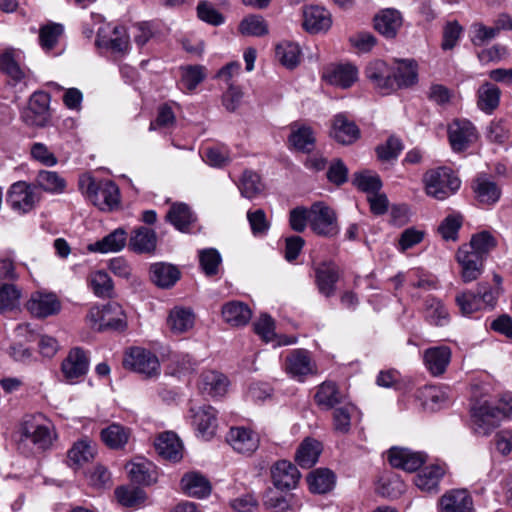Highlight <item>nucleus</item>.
<instances>
[{
  "label": "nucleus",
  "instance_id": "obj_1",
  "mask_svg": "<svg viewBox=\"0 0 512 512\" xmlns=\"http://www.w3.org/2000/svg\"><path fill=\"white\" fill-rule=\"evenodd\" d=\"M512 416V395L505 393L492 404L476 403L471 408V428L475 434L488 435L499 423Z\"/></svg>",
  "mask_w": 512,
  "mask_h": 512
},
{
  "label": "nucleus",
  "instance_id": "obj_2",
  "mask_svg": "<svg viewBox=\"0 0 512 512\" xmlns=\"http://www.w3.org/2000/svg\"><path fill=\"white\" fill-rule=\"evenodd\" d=\"M79 186L87 198L102 211H112L120 204V191L112 180L87 176L80 179Z\"/></svg>",
  "mask_w": 512,
  "mask_h": 512
},
{
  "label": "nucleus",
  "instance_id": "obj_3",
  "mask_svg": "<svg viewBox=\"0 0 512 512\" xmlns=\"http://www.w3.org/2000/svg\"><path fill=\"white\" fill-rule=\"evenodd\" d=\"M423 182L426 194L437 200L450 197L461 185L460 179L447 167H438L427 171L424 174Z\"/></svg>",
  "mask_w": 512,
  "mask_h": 512
},
{
  "label": "nucleus",
  "instance_id": "obj_4",
  "mask_svg": "<svg viewBox=\"0 0 512 512\" xmlns=\"http://www.w3.org/2000/svg\"><path fill=\"white\" fill-rule=\"evenodd\" d=\"M352 185L367 195L371 213L374 215L384 214V195L379 193L383 183L378 174L370 170L355 172Z\"/></svg>",
  "mask_w": 512,
  "mask_h": 512
},
{
  "label": "nucleus",
  "instance_id": "obj_5",
  "mask_svg": "<svg viewBox=\"0 0 512 512\" xmlns=\"http://www.w3.org/2000/svg\"><path fill=\"white\" fill-rule=\"evenodd\" d=\"M41 200V193L32 183L18 181L11 185L7 193V203L19 214L32 211Z\"/></svg>",
  "mask_w": 512,
  "mask_h": 512
},
{
  "label": "nucleus",
  "instance_id": "obj_6",
  "mask_svg": "<svg viewBox=\"0 0 512 512\" xmlns=\"http://www.w3.org/2000/svg\"><path fill=\"white\" fill-rule=\"evenodd\" d=\"M124 367L145 378H156L160 375L158 357L149 350L140 347L131 348L125 355Z\"/></svg>",
  "mask_w": 512,
  "mask_h": 512
},
{
  "label": "nucleus",
  "instance_id": "obj_7",
  "mask_svg": "<svg viewBox=\"0 0 512 512\" xmlns=\"http://www.w3.org/2000/svg\"><path fill=\"white\" fill-rule=\"evenodd\" d=\"M308 218L310 228L320 236L333 237L339 233L335 211L323 202L311 206Z\"/></svg>",
  "mask_w": 512,
  "mask_h": 512
},
{
  "label": "nucleus",
  "instance_id": "obj_8",
  "mask_svg": "<svg viewBox=\"0 0 512 512\" xmlns=\"http://www.w3.org/2000/svg\"><path fill=\"white\" fill-rule=\"evenodd\" d=\"M284 370L292 379L303 382L317 373V365L308 350L294 349L285 358Z\"/></svg>",
  "mask_w": 512,
  "mask_h": 512
},
{
  "label": "nucleus",
  "instance_id": "obj_9",
  "mask_svg": "<svg viewBox=\"0 0 512 512\" xmlns=\"http://www.w3.org/2000/svg\"><path fill=\"white\" fill-rule=\"evenodd\" d=\"M314 283L322 296L330 298L336 293V284L341 271L338 265L331 261H323L313 266Z\"/></svg>",
  "mask_w": 512,
  "mask_h": 512
},
{
  "label": "nucleus",
  "instance_id": "obj_10",
  "mask_svg": "<svg viewBox=\"0 0 512 512\" xmlns=\"http://www.w3.org/2000/svg\"><path fill=\"white\" fill-rule=\"evenodd\" d=\"M448 138L454 152L470 147L478 138L475 126L468 120H454L448 126Z\"/></svg>",
  "mask_w": 512,
  "mask_h": 512
},
{
  "label": "nucleus",
  "instance_id": "obj_11",
  "mask_svg": "<svg viewBox=\"0 0 512 512\" xmlns=\"http://www.w3.org/2000/svg\"><path fill=\"white\" fill-rule=\"evenodd\" d=\"M89 368V359L85 350L80 347L71 349L61 364V371L69 383L83 377Z\"/></svg>",
  "mask_w": 512,
  "mask_h": 512
},
{
  "label": "nucleus",
  "instance_id": "obj_12",
  "mask_svg": "<svg viewBox=\"0 0 512 512\" xmlns=\"http://www.w3.org/2000/svg\"><path fill=\"white\" fill-rule=\"evenodd\" d=\"M26 308L33 316L46 318L57 314L61 309V303L54 293L36 291L31 294Z\"/></svg>",
  "mask_w": 512,
  "mask_h": 512
},
{
  "label": "nucleus",
  "instance_id": "obj_13",
  "mask_svg": "<svg viewBox=\"0 0 512 512\" xmlns=\"http://www.w3.org/2000/svg\"><path fill=\"white\" fill-rule=\"evenodd\" d=\"M332 26V15L324 7L310 5L303 10V28L311 33H326Z\"/></svg>",
  "mask_w": 512,
  "mask_h": 512
},
{
  "label": "nucleus",
  "instance_id": "obj_14",
  "mask_svg": "<svg viewBox=\"0 0 512 512\" xmlns=\"http://www.w3.org/2000/svg\"><path fill=\"white\" fill-rule=\"evenodd\" d=\"M388 459L392 467L413 472L426 462V454L408 448L392 447L389 449Z\"/></svg>",
  "mask_w": 512,
  "mask_h": 512
},
{
  "label": "nucleus",
  "instance_id": "obj_15",
  "mask_svg": "<svg viewBox=\"0 0 512 512\" xmlns=\"http://www.w3.org/2000/svg\"><path fill=\"white\" fill-rule=\"evenodd\" d=\"M451 357L452 351L446 345L427 348L422 356L425 368L436 377L445 373L451 362Z\"/></svg>",
  "mask_w": 512,
  "mask_h": 512
},
{
  "label": "nucleus",
  "instance_id": "obj_16",
  "mask_svg": "<svg viewBox=\"0 0 512 512\" xmlns=\"http://www.w3.org/2000/svg\"><path fill=\"white\" fill-rule=\"evenodd\" d=\"M271 478L278 490L288 491L297 486L300 473L291 462L280 460L271 467Z\"/></svg>",
  "mask_w": 512,
  "mask_h": 512
},
{
  "label": "nucleus",
  "instance_id": "obj_17",
  "mask_svg": "<svg viewBox=\"0 0 512 512\" xmlns=\"http://www.w3.org/2000/svg\"><path fill=\"white\" fill-rule=\"evenodd\" d=\"M21 441H30L38 449L45 450L52 444V432L48 425L40 424L35 418L25 420L20 429Z\"/></svg>",
  "mask_w": 512,
  "mask_h": 512
},
{
  "label": "nucleus",
  "instance_id": "obj_18",
  "mask_svg": "<svg viewBox=\"0 0 512 512\" xmlns=\"http://www.w3.org/2000/svg\"><path fill=\"white\" fill-rule=\"evenodd\" d=\"M50 96L46 92H34L30 97L29 106L25 114L29 125L44 127L49 120Z\"/></svg>",
  "mask_w": 512,
  "mask_h": 512
},
{
  "label": "nucleus",
  "instance_id": "obj_19",
  "mask_svg": "<svg viewBox=\"0 0 512 512\" xmlns=\"http://www.w3.org/2000/svg\"><path fill=\"white\" fill-rule=\"evenodd\" d=\"M227 442L241 454L251 455L259 447L257 433L245 427H233L227 434Z\"/></svg>",
  "mask_w": 512,
  "mask_h": 512
},
{
  "label": "nucleus",
  "instance_id": "obj_20",
  "mask_svg": "<svg viewBox=\"0 0 512 512\" xmlns=\"http://www.w3.org/2000/svg\"><path fill=\"white\" fill-rule=\"evenodd\" d=\"M165 219L176 230L182 233H189L197 217L186 203L175 202L170 206Z\"/></svg>",
  "mask_w": 512,
  "mask_h": 512
},
{
  "label": "nucleus",
  "instance_id": "obj_21",
  "mask_svg": "<svg viewBox=\"0 0 512 512\" xmlns=\"http://www.w3.org/2000/svg\"><path fill=\"white\" fill-rule=\"evenodd\" d=\"M442 512H470L473 500L466 489H452L441 496L439 500Z\"/></svg>",
  "mask_w": 512,
  "mask_h": 512
},
{
  "label": "nucleus",
  "instance_id": "obj_22",
  "mask_svg": "<svg viewBox=\"0 0 512 512\" xmlns=\"http://www.w3.org/2000/svg\"><path fill=\"white\" fill-rule=\"evenodd\" d=\"M446 472L445 466L433 464L421 469L414 477V483L423 492L437 493L439 483Z\"/></svg>",
  "mask_w": 512,
  "mask_h": 512
},
{
  "label": "nucleus",
  "instance_id": "obj_23",
  "mask_svg": "<svg viewBox=\"0 0 512 512\" xmlns=\"http://www.w3.org/2000/svg\"><path fill=\"white\" fill-rule=\"evenodd\" d=\"M314 401L320 409L331 410L344 403L345 395L335 382L327 380L318 386Z\"/></svg>",
  "mask_w": 512,
  "mask_h": 512
},
{
  "label": "nucleus",
  "instance_id": "obj_24",
  "mask_svg": "<svg viewBox=\"0 0 512 512\" xmlns=\"http://www.w3.org/2000/svg\"><path fill=\"white\" fill-rule=\"evenodd\" d=\"M192 423L205 439L214 436L217 428L216 410L211 406H202L197 410L191 409Z\"/></svg>",
  "mask_w": 512,
  "mask_h": 512
},
{
  "label": "nucleus",
  "instance_id": "obj_25",
  "mask_svg": "<svg viewBox=\"0 0 512 512\" xmlns=\"http://www.w3.org/2000/svg\"><path fill=\"white\" fill-rule=\"evenodd\" d=\"M149 273L151 281L163 289L173 287L181 277V272L177 266L165 262L152 264Z\"/></svg>",
  "mask_w": 512,
  "mask_h": 512
},
{
  "label": "nucleus",
  "instance_id": "obj_26",
  "mask_svg": "<svg viewBox=\"0 0 512 512\" xmlns=\"http://www.w3.org/2000/svg\"><path fill=\"white\" fill-rule=\"evenodd\" d=\"M324 77L331 85L349 88L358 78V69L351 63L335 64L327 68Z\"/></svg>",
  "mask_w": 512,
  "mask_h": 512
},
{
  "label": "nucleus",
  "instance_id": "obj_27",
  "mask_svg": "<svg viewBox=\"0 0 512 512\" xmlns=\"http://www.w3.org/2000/svg\"><path fill=\"white\" fill-rule=\"evenodd\" d=\"M157 235L152 229L144 226L135 228L128 242L129 249L135 253H152L156 249Z\"/></svg>",
  "mask_w": 512,
  "mask_h": 512
},
{
  "label": "nucleus",
  "instance_id": "obj_28",
  "mask_svg": "<svg viewBox=\"0 0 512 512\" xmlns=\"http://www.w3.org/2000/svg\"><path fill=\"white\" fill-rule=\"evenodd\" d=\"M333 138L344 145L354 143L360 137V130L357 125L347 119L343 114H338L334 118L331 131Z\"/></svg>",
  "mask_w": 512,
  "mask_h": 512
},
{
  "label": "nucleus",
  "instance_id": "obj_29",
  "mask_svg": "<svg viewBox=\"0 0 512 512\" xmlns=\"http://www.w3.org/2000/svg\"><path fill=\"white\" fill-rule=\"evenodd\" d=\"M198 386L202 394L220 397L227 391L228 379L217 371H204L200 376Z\"/></svg>",
  "mask_w": 512,
  "mask_h": 512
},
{
  "label": "nucleus",
  "instance_id": "obj_30",
  "mask_svg": "<svg viewBox=\"0 0 512 512\" xmlns=\"http://www.w3.org/2000/svg\"><path fill=\"white\" fill-rule=\"evenodd\" d=\"M156 451L164 459L179 461L182 458V444L173 432H164L155 442Z\"/></svg>",
  "mask_w": 512,
  "mask_h": 512
},
{
  "label": "nucleus",
  "instance_id": "obj_31",
  "mask_svg": "<svg viewBox=\"0 0 512 512\" xmlns=\"http://www.w3.org/2000/svg\"><path fill=\"white\" fill-rule=\"evenodd\" d=\"M101 311V325L97 327V331L123 330L126 327L125 314L118 303H108L101 307Z\"/></svg>",
  "mask_w": 512,
  "mask_h": 512
},
{
  "label": "nucleus",
  "instance_id": "obj_32",
  "mask_svg": "<svg viewBox=\"0 0 512 512\" xmlns=\"http://www.w3.org/2000/svg\"><path fill=\"white\" fill-rule=\"evenodd\" d=\"M127 243V232L123 228H117L101 240L90 244L91 252L109 253L121 251Z\"/></svg>",
  "mask_w": 512,
  "mask_h": 512
},
{
  "label": "nucleus",
  "instance_id": "obj_33",
  "mask_svg": "<svg viewBox=\"0 0 512 512\" xmlns=\"http://www.w3.org/2000/svg\"><path fill=\"white\" fill-rule=\"evenodd\" d=\"M224 321L233 327H240L248 324L252 312L247 304L240 301H231L222 308Z\"/></svg>",
  "mask_w": 512,
  "mask_h": 512
},
{
  "label": "nucleus",
  "instance_id": "obj_34",
  "mask_svg": "<svg viewBox=\"0 0 512 512\" xmlns=\"http://www.w3.org/2000/svg\"><path fill=\"white\" fill-rule=\"evenodd\" d=\"M39 189L50 194H61L66 189V180L56 171L40 170L32 183Z\"/></svg>",
  "mask_w": 512,
  "mask_h": 512
},
{
  "label": "nucleus",
  "instance_id": "obj_35",
  "mask_svg": "<svg viewBox=\"0 0 512 512\" xmlns=\"http://www.w3.org/2000/svg\"><path fill=\"white\" fill-rule=\"evenodd\" d=\"M473 190L477 200L482 204H494L501 196L498 185L486 176H479L475 179Z\"/></svg>",
  "mask_w": 512,
  "mask_h": 512
},
{
  "label": "nucleus",
  "instance_id": "obj_36",
  "mask_svg": "<svg viewBox=\"0 0 512 512\" xmlns=\"http://www.w3.org/2000/svg\"><path fill=\"white\" fill-rule=\"evenodd\" d=\"M321 443L315 439L306 438L297 449L295 460L302 468H311L320 456Z\"/></svg>",
  "mask_w": 512,
  "mask_h": 512
},
{
  "label": "nucleus",
  "instance_id": "obj_37",
  "mask_svg": "<svg viewBox=\"0 0 512 512\" xmlns=\"http://www.w3.org/2000/svg\"><path fill=\"white\" fill-rule=\"evenodd\" d=\"M500 96L501 91L496 85L485 82L477 91V106L481 111L491 114L499 106Z\"/></svg>",
  "mask_w": 512,
  "mask_h": 512
},
{
  "label": "nucleus",
  "instance_id": "obj_38",
  "mask_svg": "<svg viewBox=\"0 0 512 512\" xmlns=\"http://www.w3.org/2000/svg\"><path fill=\"white\" fill-rule=\"evenodd\" d=\"M131 435V430L123 425L112 423L101 430V440L110 449L123 448Z\"/></svg>",
  "mask_w": 512,
  "mask_h": 512
},
{
  "label": "nucleus",
  "instance_id": "obj_39",
  "mask_svg": "<svg viewBox=\"0 0 512 512\" xmlns=\"http://www.w3.org/2000/svg\"><path fill=\"white\" fill-rule=\"evenodd\" d=\"M183 491L191 497L204 498L211 492L209 481L198 473L185 474L181 479Z\"/></svg>",
  "mask_w": 512,
  "mask_h": 512
},
{
  "label": "nucleus",
  "instance_id": "obj_40",
  "mask_svg": "<svg viewBox=\"0 0 512 512\" xmlns=\"http://www.w3.org/2000/svg\"><path fill=\"white\" fill-rule=\"evenodd\" d=\"M194 320L195 316L191 309L175 307L169 313L167 324L173 333L181 334L193 327Z\"/></svg>",
  "mask_w": 512,
  "mask_h": 512
},
{
  "label": "nucleus",
  "instance_id": "obj_41",
  "mask_svg": "<svg viewBox=\"0 0 512 512\" xmlns=\"http://www.w3.org/2000/svg\"><path fill=\"white\" fill-rule=\"evenodd\" d=\"M335 476L329 469H317L307 478L309 489L313 493L324 494L334 486Z\"/></svg>",
  "mask_w": 512,
  "mask_h": 512
},
{
  "label": "nucleus",
  "instance_id": "obj_42",
  "mask_svg": "<svg viewBox=\"0 0 512 512\" xmlns=\"http://www.w3.org/2000/svg\"><path fill=\"white\" fill-rule=\"evenodd\" d=\"M275 55L283 66L293 69L300 63L301 50L298 44L285 41L276 46Z\"/></svg>",
  "mask_w": 512,
  "mask_h": 512
},
{
  "label": "nucleus",
  "instance_id": "obj_43",
  "mask_svg": "<svg viewBox=\"0 0 512 512\" xmlns=\"http://www.w3.org/2000/svg\"><path fill=\"white\" fill-rule=\"evenodd\" d=\"M394 80L400 88L416 84L418 80L417 63L414 60L398 61Z\"/></svg>",
  "mask_w": 512,
  "mask_h": 512
},
{
  "label": "nucleus",
  "instance_id": "obj_44",
  "mask_svg": "<svg viewBox=\"0 0 512 512\" xmlns=\"http://www.w3.org/2000/svg\"><path fill=\"white\" fill-rule=\"evenodd\" d=\"M129 477L132 482L141 485H151L156 481L153 466L150 462H131L127 465Z\"/></svg>",
  "mask_w": 512,
  "mask_h": 512
},
{
  "label": "nucleus",
  "instance_id": "obj_45",
  "mask_svg": "<svg viewBox=\"0 0 512 512\" xmlns=\"http://www.w3.org/2000/svg\"><path fill=\"white\" fill-rule=\"evenodd\" d=\"M238 188L243 197L253 199L263 190L260 176L251 170H245L239 180Z\"/></svg>",
  "mask_w": 512,
  "mask_h": 512
},
{
  "label": "nucleus",
  "instance_id": "obj_46",
  "mask_svg": "<svg viewBox=\"0 0 512 512\" xmlns=\"http://www.w3.org/2000/svg\"><path fill=\"white\" fill-rule=\"evenodd\" d=\"M239 32L244 36L261 37L268 34V24L261 15H248L239 23Z\"/></svg>",
  "mask_w": 512,
  "mask_h": 512
},
{
  "label": "nucleus",
  "instance_id": "obj_47",
  "mask_svg": "<svg viewBox=\"0 0 512 512\" xmlns=\"http://www.w3.org/2000/svg\"><path fill=\"white\" fill-rule=\"evenodd\" d=\"M89 282L94 294L101 298H111L114 294V284L105 271H96L90 275Z\"/></svg>",
  "mask_w": 512,
  "mask_h": 512
},
{
  "label": "nucleus",
  "instance_id": "obj_48",
  "mask_svg": "<svg viewBox=\"0 0 512 512\" xmlns=\"http://www.w3.org/2000/svg\"><path fill=\"white\" fill-rule=\"evenodd\" d=\"M199 264L206 276H214L219 272L222 257L215 248L202 249L198 253Z\"/></svg>",
  "mask_w": 512,
  "mask_h": 512
},
{
  "label": "nucleus",
  "instance_id": "obj_49",
  "mask_svg": "<svg viewBox=\"0 0 512 512\" xmlns=\"http://www.w3.org/2000/svg\"><path fill=\"white\" fill-rule=\"evenodd\" d=\"M289 142L296 150L309 153L314 149V133L310 127L302 126L292 131Z\"/></svg>",
  "mask_w": 512,
  "mask_h": 512
},
{
  "label": "nucleus",
  "instance_id": "obj_50",
  "mask_svg": "<svg viewBox=\"0 0 512 512\" xmlns=\"http://www.w3.org/2000/svg\"><path fill=\"white\" fill-rule=\"evenodd\" d=\"M94 457V448L88 440H79L68 451L70 465L80 466Z\"/></svg>",
  "mask_w": 512,
  "mask_h": 512
},
{
  "label": "nucleus",
  "instance_id": "obj_51",
  "mask_svg": "<svg viewBox=\"0 0 512 512\" xmlns=\"http://www.w3.org/2000/svg\"><path fill=\"white\" fill-rule=\"evenodd\" d=\"M64 32V27L59 23H49L39 30V44L45 51L52 50L58 43Z\"/></svg>",
  "mask_w": 512,
  "mask_h": 512
},
{
  "label": "nucleus",
  "instance_id": "obj_52",
  "mask_svg": "<svg viewBox=\"0 0 512 512\" xmlns=\"http://www.w3.org/2000/svg\"><path fill=\"white\" fill-rule=\"evenodd\" d=\"M468 245L486 259L496 248L497 240L489 231H481L472 235Z\"/></svg>",
  "mask_w": 512,
  "mask_h": 512
},
{
  "label": "nucleus",
  "instance_id": "obj_53",
  "mask_svg": "<svg viewBox=\"0 0 512 512\" xmlns=\"http://www.w3.org/2000/svg\"><path fill=\"white\" fill-rule=\"evenodd\" d=\"M115 496L118 502L125 507H135L146 499L145 492L139 487H118L115 490Z\"/></svg>",
  "mask_w": 512,
  "mask_h": 512
},
{
  "label": "nucleus",
  "instance_id": "obj_54",
  "mask_svg": "<svg viewBox=\"0 0 512 512\" xmlns=\"http://www.w3.org/2000/svg\"><path fill=\"white\" fill-rule=\"evenodd\" d=\"M357 412L353 404H345L344 406L337 407L333 411V427L337 432L346 434L351 427V419Z\"/></svg>",
  "mask_w": 512,
  "mask_h": 512
},
{
  "label": "nucleus",
  "instance_id": "obj_55",
  "mask_svg": "<svg viewBox=\"0 0 512 512\" xmlns=\"http://www.w3.org/2000/svg\"><path fill=\"white\" fill-rule=\"evenodd\" d=\"M455 301L459 311L464 316H469L477 311L483 310L477 291H462L456 295Z\"/></svg>",
  "mask_w": 512,
  "mask_h": 512
},
{
  "label": "nucleus",
  "instance_id": "obj_56",
  "mask_svg": "<svg viewBox=\"0 0 512 512\" xmlns=\"http://www.w3.org/2000/svg\"><path fill=\"white\" fill-rule=\"evenodd\" d=\"M426 318L436 326H444L448 323L449 314L441 301L431 298L426 301Z\"/></svg>",
  "mask_w": 512,
  "mask_h": 512
},
{
  "label": "nucleus",
  "instance_id": "obj_57",
  "mask_svg": "<svg viewBox=\"0 0 512 512\" xmlns=\"http://www.w3.org/2000/svg\"><path fill=\"white\" fill-rule=\"evenodd\" d=\"M456 260L461 267L460 274L465 283L476 280L483 272L484 264L466 259L463 253H456Z\"/></svg>",
  "mask_w": 512,
  "mask_h": 512
},
{
  "label": "nucleus",
  "instance_id": "obj_58",
  "mask_svg": "<svg viewBox=\"0 0 512 512\" xmlns=\"http://www.w3.org/2000/svg\"><path fill=\"white\" fill-rule=\"evenodd\" d=\"M425 231L415 227L405 229L399 236L396 248L399 252L404 253L423 241Z\"/></svg>",
  "mask_w": 512,
  "mask_h": 512
},
{
  "label": "nucleus",
  "instance_id": "obj_59",
  "mask_svg": "<svg viewBox=\"0 0 512 512\" xmlns=\"http://www.w3.org/2000/svg\"><path fill=\"white\" fill-rule=\"evenodd\" d=\"M196 10L198 18L209 25L220 26L225 21V17L206 0L199 1Z\"/></svg>",
  "mask_w": 512,
  "mask_h": 512
},
{
  "label": "nucleus",
  "instance_id": "obj_60",
  "mask_svg": "<svg viewBox=\"0 0 512 512\" xmlns=\"http://www.w3.org/2000/svg\"><path fill=\"white\" fill-rule=\"evenodd\" d=\"M462 226V217L458 214L448 215L438 226V233L446 241H456Z\"/></svg>",
  "mask_w": 512,
  "mask_h": 512
},
{
  "label": "nucleus",
  "instance_id": "obj_61",
  "mask_svg": "<svg viewBox=\"0 0 512 512\" xmlns=\"http://www.w3.org/2000/svg\"><path fill=\"white\" fill-rule=\"evenodd\" d=\"M21 292L13 284L0 285V312L14 309L19 302Z\"/></svg>",
  "mask_w": 512,
  "mask_h": 512
},
{
  "label": "nucleus",
  "instance_id": "obj_62",
  "mask_svg": "<svg viewBox=\"0 0 512 512\" xmlns=\"http://www.w3.org/2000/svg\"><path fill=\"white\" fill-rule=\"evenodd\" d=\"M205 68L201 65H190L182 68L181 83L192 91L205 79Z\"/></svg>",
  "mask_w": 512,
  "mask_h": 512
},
{
  "label": "nucleus",
  "instance_id": "obj_63",
  "mask_svg": "<svg viewBox=\"0 0 512 512\" xmlns=\"http://www.w3.org/2000/svg\"><path fill=\"white\" fill-rule=\"evenodd\" d=\"M416 397L422 402L423 406L430 408H433L436 404H441L446 401L445 393L433 385L424 386L418 389Z\"/></svg>",
  "mask_w": 512,
  "mask_h": 512
},
{
  "label": "nucleus",
  "instance_id": "obj_64",
  "mask_svg": "<svg viewBox=\"0 0 512 512\" xmlns=\"http://www.w3.org/2000/svg\"><path fill=\"white\" fill-rule=\"evenodd\" d=\"M348 42L358 54L369 53L377 44V39L369 32H357L348 38Z\"/></svg>",
  "mask_w": 512,
  "mask_h": 512
}]
</instances>
